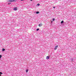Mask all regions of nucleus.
I'll use <instances>...</instances> for the list:
<instances>
[{"mask_svg": "<svg viewBox=\"0 0 76 76\" xmlns=\"http://www.w3.org/2000/svg\"><path fill=\"white\" fill-rule=\"evenodd\" d=\"M72 61H73V59H72Z\"/></svg>", "mask_w": 76, "mask_h": 76, "instance_id": "20", "label": "nucleus"}, {"mask_svg": "<svg viewBox=\"0 0 76 76\" xmlns=\"http://www.w3.org/2000/svg\"><path fill=\"white\" fill-rule=\"evenodd\" d=\"M43 25L42 24V23H40V24H39V27H41V26H42Z\"/></svg>", "mask_w": 76, "mask_h": 76, "instance_id": "3", "label": "nucleus"}, {"mask_svg": "<svg viewBox=\"0 0 76 76\" xmlns=\"http://www.w3.org/2000/svg\"><path fill=\"white\" fill-rule=\"evenodd\" d=\"M39 13L38 11H37V12H36V13L37 14H38V13Z\"/></svg>", "mask_w": 76, "mask_h": 76, "instance_id": "11", "label": "nucleus"}, {"mask_svg": "<svg viewBox=\"0 0 76 76\" xmlns=\"http://www.w3.org/2000/svg\"><path fill=\"white\" fill-rule=\"evenodd\" d=\"M63 22H64V21H63V20H62L61 21V23H63Z\"/></svg>", "mask_w": 76, "mask_h": 76, "instance_id": "7", "label": "nucleus"}, {"mask_svg": "<svg viewBox=\"0 0 76 76\" xmlns=\"http://www.w3.org/2000/svg\"><path fill=\"white\" fill-rule=\"evenodd\" d=\"M11 4V3H8V4Z\"/></svg>", "mask_w": 76, "mask_h": 76, "instance_id": "15", "label": "nucleus"}, {"mask_svg": "<svg viewBox=\"0 0 76 76\" xmlns=\"http://www.w3.org/2000/svg\"><path fill=\"white\" fill-rule=\"evenodd\" d=\"M2 51H5V49L4 48L2 49Z\"/></svg>", "mask_w": 76, "mask_h": 76, "instance_id": "8", "label": "nucleus"}, {"mask_svg": "<svg viewBox=\"0 0 76 76\" xmlns=\"http://www.w3.org/2000/svg\"><path fill=\"white\" fill-rule=\"evenodd\" d=\"M31 1H32V0H30Z\"/></svg>", "mask_w": 76, "mask_h": 76, "instance_id": "19", "label": "nucleus"}, {"mask_svg": "<svg viewBox=\"0 0 76 76\" xmlns=\"http://www.w3.org/2000/svg\"><path fill=\"white\" fill-rule=\"evenodd\" d=\"M2 56L1 55H0V58H1Z\"/></svg>", "mask_w": 76, "mask_h": 76, "instance_id": "12", "label": "nucleus"}, {"mask_svg": "<svg viewBox=\"0 0 76 76\" xmlns=\"http://www.w3.org/2000/svg\"><path fill=\"white\" fill-rule=\"evenodd\" d=\"M3 74V73L1 72H0V76H1V75H2Z\"/></svg>", "mask_w": 76, "mask_h": 76, "instance_id": "6", "label": "nucleus"}, {"mask_svg": "<svg viewBox=\"0 0 76 76\" xmlns=\"http://www.w3.org/2000/svg\"><path fill=\"white\" fill-rule=\"evenodd\" d=\"M51 22L52 23V22H53V21H51Z\"/></svg>", "mask_w": 76, "mask_h": 76, "instance_id": "18", "label": "nucleus"}, {"mask_svg": "<svg viewBox=\"0 0 76 76\" xmlns=\"http://www.w3.org/2000/svg\"><path fill=\"white\" fill-rule=\"evenodd\" d=\"M18 9V8H17V7H16L15 8H13V10H17Z\"/></svg>", "mask_w": 76, "mask_h": 76, "instance_id": "4", "label": "nucleus"}, {"mask_svg": "<svg viewBox=\"0 0 76 76\" xmlns=\"http://www.w3.org/2000/svg\"><path fill=\"white\" fill-rule=\"evenodd\" d=\"M54 20H55V19H54V18H53V19L52 20H53V21H54Z\"/></svg>", "mask_w": 76, "mask_h": 76, "instance_id": "13", "label": "nucleus"}, {"mask_svg": "<svg viewBox=\"0 0 76 76\" xmlns=\"http://www.w3.org/2000/svg\"><path fill=\"white\" fill-rule=\"evenodd\" d=\"M26 73H28V69H27L26 70Z\"/></svg>", "mask_w": 76, "mask_h": 76, "instance_id": "9", "label": "nucleus"}, {"mask_svg": "<svg viewBox=\"0 0 76 76\" xmlns=\"http://www.w3.org/2000/svg\"><path fill=\"white\" fill-rule=\"evenodd\" d=\"M50 58V56H47L46 57V59H48Z\"/></svg>", "mask_w": 76, "mask_h": 76, "instance_id": "5", "label": "nucleus"}, {"mask_svg": "<svg viewBox=\"0 0 76 76\" xmlns=\"http://www.w3.org/2000/svg\"><path fill=\"white\" fill-rule=\"evenodd\" d=\"M23 0H21V1H23Z\"/></svg>", "mask_w": 76, "mask_h": 76, "instance_id": "16", "label": "nucleus"}, {"mask_svg": "<svg viewBox=\"0 0 76 76\" xmlns=\"http://www.w3.org/2000/svg\"><path fill=\"white\" fill-rule=\"evenodd\" d=\"M53 8H54V9L55 8V7H53Z\"/></svg>", "mask_w": 76, "mask_h": 76, "instance_id": "17", "label": "nucleus"}, {"mask_svg": "<svg viewBox=\"0 0 76 76\" xmlns=\"http://www.w3.org/2000/svg\"><path fill=\"white\" fill-rule=\"evenodd\" d=\"M9 2H16V0H9Z\"/></svg>", "mask_w": 76, "mask_h": 76, "instance_id": "1", "label": "nucleus"}, {"mask_svg": "<svg viewBox=\"0 0 76 76\" xmlns=\"http://www.w3.org/2000/svg\"><path fill=\"white\" fill-rule=\"evenodd\" d=\"M39 28H37V31H39Z\"/></svg>", "mask_w": 76, "mask_h": 76, "instance_id": "10", "label": "nucleus"}, {"mask_svg": "<svg viewBox=\"0 0 76 76\" xmlns=\"http://www.w3.org/2000/svg\"><path fill=\"white\" fill-rule=\"evenodd\" d=\"M58 46H56L54 48L55 50H57V48H58Z\"/></svg>", "mask_w": 76, "mask_h": 76, "instance_id": "2", "label": "nucleus"}, {"mask_svg": "<svg viewBox=\"0 0 76 76\" xmlns=\"http://www.w3.org/2000/svg\"><path fill=\"white\" fill-rule=\"evenodd\" d=\"M37 5H38V6H39V4H37Z\"/></svg>", "mask_w": 76, "mask_h": 76, "instance_id": "14", "label": "nucleus"}]
</instances>
